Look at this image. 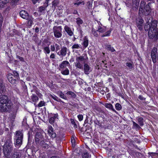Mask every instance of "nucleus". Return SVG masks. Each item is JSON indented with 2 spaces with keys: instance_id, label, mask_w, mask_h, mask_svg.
I'll return each mask as SVG.
<instances>
[{
  "instance_id": "63",
  "label": "nucleus",
  "mask_w": 158,
  "mask_h": 158,
  "mask_svg": "<svg viewBox=\"0 0 158 158\" xmlns=\"http://www.w3.org/2000/svg\"><path fill=\"white\" fill-rule=\"evenodd\" d=\"M50 58L51 59L55 58V55L54 53H52L50 56Z\"/></svg>"
},
{
  "instance_id": "9",
  "label": "nucleus",
  "mask_w": 158,
  "mask_h": 158,
  "mask_svg": "<svg viewBox=\"0 0 158 158\" xmlns=\"http://www.w3.org/2000/svg\"><path fill=\"white\" fill-rule=\"evenodd\" d=\"M44 139V136L40 132H37L35 134V142L38 143L40 141L41 142Z\"/></svg>"
},
{
  "instance_id": "58",
  "label": "nucleus",
  "mask_w": 158,
  "mask_h": 158,
  "mask_svg": "<svg viewBox=\"0 0 158 158\" xmlns=\"http://www.w3.org/2000/svg\"><path fill=\"white\" fill-rule=\"evenodd\" d=\"M77 117L80 121H81L83 119V116L82 114L79 115Z\"/></svg>"
},
{
  "instance_id": "16",
  "label": "nucleus",
  "mask_w": 158,
  "mask_h": 158,
  "mask_svg": "<svg viewBox=\"0 0 158 158\" xmlns=\"http://www.w3.org/2000/svg\"><path fill=\"white\" fill-rule=\"evenodd\" d=\"M146 2L144 1L143 0L141 1L139 8V13H142V11H143V8L146 6Z\"/></svg>"
},
{
  "instance_id": "34",
  "label": "nucleus",
  "mask_w": 158,
  "mask_h": 158,
  "mask_svg": "<svg viewBox=\"0 0 158 158\" xmlns=\"http://www.w3.org/2000/svg\"><path fill=\"white\" fill-rule=\"evenodd\" d=\"M85 59L84 57L83 56H80L79 57H76V60L77 61H83L85 60Z\"/></svg>"
},
{
  "instance_id": "36",
  "label": "nucleus",
  "mask_w": 158,
  "mask_h": 158,
  "mask_svg": "<svg viewBox=\"0 0 158 158\" xmlns=\"http://www.w3.org/2000/svg\"><path fill=\"white\" fill-rule=\"evenodd\" d=\"M139 123L140 126H142L143 125V119L142 117L139 118L138 119Z\"/></svg>"
},
{
  "instance_id": "47",
  "label": "nucleus",
  "mask_w": 158,
  "mask_h": 158,
  "mask_svg": "<svg viewBox=\"0 0 158 158\" xmlns=\"http://www.w3.org/2000/svg\"><path fill=\"white\" fill-rule=\"evenodd\" d=\"M67 94L71 95V96L73 97H75L76 95L74 93L70 91L67 92Z\"/></svg>"
},
{
  "instance_id": "12",
  "label": "nucleus",
  "mask_w": 158,
  "mask_h": 158,
  "mask_svg": "<svg viewBox=\"0 0 158 158\" xmlns=\"http://www.w3.org/2000/svg\"><path fill=\"white\" fill-rule=\"evenodd\" d=\"M67 48L65 47H63L61 48L60 52H58L57 54L59 56H61L62 57L65 56L66 54Z\"/></svg>"
},
{
  "instance_id": "13",
  "label": "nucleus",
  "mask_w": 158,
  "mask_h": 158,
  "mask_svg": "<svg viewBox=\"0 0 158 158\" xmlns=\"http://www.w3.org/2000/svg\"><path fill=\"white\" fill-rule=\"evenodd\" d=\"M23 134L22 131H16L15 139H23Z\"/></svg>"
},
{
  "instance_id": "53",
  "label": "nucleus",
  "mask_w": 158,
  "mask_h": 158,
  "mask_svg": "<svg viewBox=\"0 0 158 158\" xmlns=\"http://www.w3.org/2000/svg\"><path fill=\"white\" fill-rule=\"evenodd\" d=\"M50 96L51 98H52L53 99H54L55 100L58 101L60 100V99H58V98L56 96H54L52 95H51Z\"/></svg>"
},
{
  "instance_id": "45",
  "label": "nucleus",
  "mask_w": 158,
  "mask_h": 158,
  "mask_svg": "<svg viewBox=\"0 0 158 158\" xmlns=\"http://www.w3.org/2000/svg\"><path fill=\"white\" fill-rule=\"evenodd\" d=\"M45 105V102L44 101H41L38 105V106L40 107L43 106H44Z\"/></svg>"
},
{
  "instance_id": "2",
  "label": "nucleus",
  "mask_w": 158,
  "mask_h": 158,
  "mask_svg": "<svg viewBox=\"0 0 158 158\" xmlns=\"http://www.w3.org/2000/svg\"><path fill=\"white\" fill-rule=\"evenodd\" d=\"M11 136L7 135L6 141L3 147V152L6 158H10L13 150Z\"/></svg>"
},
{
  "instance_id": "61",
  "label": "nucleus",
  "mask_w": 158,
  "mask_h": 158,
  "mask_svg": "<svg viewBox=\"0 0 158 158\" xmlns=\"http://www.w3.org/2000/svg\"><path fill=\"white\" fill-rule=\"evenodd\" d=\"M71 142L73 143V145H75V141L74 139V138H72L71 140Z\"/></svg>"
},
{
  "instance_id": "32",
  "label": "nucleus",
  "mask_w": 158,
  "mask_h": 158,
  "mask_svg": "<svg viewBox=\"0 0 158 158\" xmlns=\"http://www.w3.org/2000/svg\"><path fill=\"white\" fill-rule=\"evenodd\" d=\"M61 73L64 75H68L69 74V70L68 69H66L65 70L62 71Z\"/></svg>"
},
{
  "instance_id": "14",
  "label": "nucleus",
  "mask_w": 158,
  "mask_h": 158,
  "mask_svg": "<svg viewBox=\"0 0 158 158\" xmlns=\"http://www.w3.org/2000/svg\"><path fill=\"white\" fill-rule=\"evenodd\" d=\"M20 16L23 19H26L29 17V15L27 12L25 10H22L20 12Z\"/></svg>"
},
{
  "instance_id": "28",
  "label": "nucleus",
  "mask_w": 158,
  "mask_h": 158,
  "mask_svg": "<svg viewBox=\"0 0 158 158\" xmlns=\"http://www.w3.org/2000/svg\"><path fill=\"white\" fill-rule=\"evenodd\" d=\"M105 106L107 108H108L114 111H115V110L113 108L112 105L110 103H106Z\"/></svg>"
},
{
  "instance_id": "22",
  "label": "nucleus",
  "mask_w": 158,
  "mask_h": 158,
  "mask_svg": "<svg viewBox=\"0 0 158 158\" xmlns=\"http://www.w3.org/2000/svg\"><path fill=\"white\" fill-rule=\"evenodd\" d=\"M6 91L4 84L2 83H0V93L3 94Z\"/></svg>"
},
{
  "instance_id": "42",
  "label": "nucleus",
  "mask_w": 158,
  "mask_h": 158,
  "mask_svg": "<svg viewBox=\"0 0 158 158\" xmlns=\"http://www.w3.org/2000/svg\"><path fill=\"white\" fill-rule=\"evenodd\" d=\"M71 123L73 125V127L75 128H77V125L74 119H71L70 120Z\"/></svg>"
},
{
  "instance_id": "23",
  "label": "nucleus",
  "mask_w": 158,
  "mask_h": 158,
  "mask_svg": "<svg viewBox=\"0 0 158 158\" xmlns=\"http://www.w3.org/2000/svg\"><path fill=\"white\" fill-rule=\"evenodd\" d=\"M47 7L44 4L43 6H40L39 7L38 11L41 13H44L45 10Z\"/></svg>"
},
{
  "instance_id": "10",
  "label": "nucleus",
  "mask_w": 158,
  "mask_h": 158,
  "mask_svg": "<svg viewBox=\"0 0 158 158\" xmlns=\"http://www.w3.org/2000/svg\"><path fill=\"white\" fill-rule=\"evenodd\" d=\"M151 19H152V18H151ZM149 23L150 24L151 31H152V30H154L155 31V30L156 29V28L157 27V21L156 20L152 21V20L151 19L150 22L149 21Z\"/></svg>"
},
{
  "instance_id": "29",
  "label": "nucleus",
  "mask_w": 158,
  "mask_h": 158,
  "mask_svg": "<svg viewBox=\"0 0 158 158\" xmlns=\"http://www.w3.org/2000/svg\"><path fill=\"white\" fill-rule=\"evenodd\" d=\"M77 61V62L75 63V66L77 68L80 69H82L83 68V65L80 63V61Z\"/></svg>"
},
{
  "instance_id": "48",
  "label": "nucleus",
  "mask_w": 158,
  "mask_h": 158,
  "mask_svg": "<svg viewBox=\"0 0 158 158\" xmlns=\"http://www.w3.org/2000/svg\"><path fill=\"white\" fill-rule=\"evenodd\" d=\"M49 135L52 138H55L56 137V134L54 132H52L51 133H50L49 134Z\"/></svg>"
},
{
  "instance_id": "41",
  "label": "nucleus",
  "mask_w": 158,
  "mask_h": 158,
  "mask_svg": "<svg viewBox=\"0 0 158 158\" xmlns=\"http://www.w3.org/2000/svg\"><path fill=\"white\" fill-rule=\"evenodd\" d=\"M48 132V134L54 132L53 129L51 126H49Z\"/></svg>"
},
{
  "instance_id": "35",
  "label": "nucleus",
  "mask_w": 158,
  "mask_h": 158,
  "mask_svg": "<svg viewBox=\"0 0 158 158\" xmlns=\"http://www.w3.org/2000/svg\"><path fill=\"white\" fill-rule=\"evenodd\" d=\"M76 22L77 25L79 26L80 24L83 23V21L80 18H78L76 19Z\"/></svg>"
},
{
  "instance_id": "15",
  "label": "nucleus",
  "mask_w": 158,
  "mask_h": 158,
  "mask_svg": "<svg viewBox=\"0 0 158 158\" xmlns=\"http://www.w3.org/2000/svg\"><path fill=\"white\" fill-rule=\"evenodd\" d=\"M91 68L87 64H84V72L86 74H88L91 71Z\"/></svg>"
},
{
  "instance_id": "50",
  "label": "nucleus",
  "mask_w": 158,
  "mask_h": 158,
  "mask_svg": "<svg viewBox=\"0 0 158 158\" xmlns=\"http://www.w3.org/2000/svg\"><path fill=\"white\" fill-rule=\"evenodd\" d=\"M126 65L127 66L129 69H132L133 68L132 64L130 63H127Z\"/></svg>"
},
{
  "instance_id": "51",
  "label": "nucleus",
  "mask_w": 158,
  "mask_h": 158,
  "mask_svg": "<svg viewBox=\"0 0 158 158\" xmlns=\"http://www.w3.org/2000/svg\"><path fill=\"white\" fill-rule=\"evenodd\" d=\"M55 120L54 118L52 117L49 119V121L50 124H52L54 123Z\"/></svg>"
},
{
  "instance_id": "49",
  "label": "nucleus",
  "mask_w": 158,
  "mask_h": 158,
  "mask_svg": "<svg viewBox=\"0 0 158 158\" xmlns=\"http://www.w3.org/2000/svg\"><path fill=\"white\" fill-rule=\"evenodd\" d=\"M80 46L78 44H74L72 46V49H78L80 48Z\"/></svg>"
},
{
  "instance_id": "19",
  "label": "nucleus",
  "mask_w": 158,
  "mask_h": 158,
  "mask_svg": "<svg viewBox=\"0 0 158 158\" xmlns=\"http://www.w3.org/2000/svg\"><path fill=\"white\" fill-rule=\"evenodd\" d=\"M15 139V147L19 148L22 144L23 139Z\"/></svg>"
},
{
  "instance_id": "56",
  "label": "nucleus",
  "mask_w": 158,
  "mask_h": 158,
  "mask_svg": "<svg viewBox=\"0 0 158 158\" xmlns=\"http://www.w3.org/2000/svg\"><path fill=\"white\" fill-rule=\"evenodd\" d=\"M16 57L17 58L19 59L21 61L23 62L24 61V59L22 57H21L18 55H17L16 56Z\"/></svg>"
},
{
  "instance_id": "7",
  "label": "nucleus",
  "mask_w": 158,
  "mask_h": 158,
  "mask_svg": "<svg viewBox=\"0 0 158 158\" xmlns=\"http://www.w3.org/2000/svg\"><path fill=\"white\" fill-rule=\"evenodd\" d=\"M157 51V49L156 47H154L151 53V58L154 64L156 62Z\"/></svg>"
},
{
  "instance_id": "4",
  "label": "nucleus",
  "mask_w": 158,
  "mask_h": 158,
  "mask_svg": "<svg viewBox=\"0 0 158 158\" xmlns=\"http://www.w3.org/2000/svg\"><path fill=\"white\" fill-rule=\"evenodd\" d=\"M62 27L61 26H55L53 27V31L54 37L56 38H61L62 36Z\"/></svg>"
},
{
  "instance_id": "43",
  "label": "nucleus",
  "mask_w": 158,
  "mask_h": 158,
  "mask_svg": "<svg viewBox=\"0 0 158 158\" xmlns=\"http://www.w3.org/2000/svg\"><path fill=\"white\" fill-rule=\"evenodd\" d=\"M44 49L45 51V52L47 54H49L50 52V50L49 49L48 47L46 46L44 47Z\"/></svg>"
},
{
  "instance_id": "59",
  "label": "nucleus",
  "mask_w": 158,
  "mask_h": 158,
  "mask_svg": "<svg viewBox=\"0 0 158 158\" xmlns=\"http://www.w3.org/2000/svg\"><path fill=\"white\" fill-rule=\"evenodd\" d=\"M83 3V5L84 4V3L83 1L82 2H76V3H74V5H77L78 6L80 4Z\"/></svg>"
},
{
  "instance_id": "11",
  "label": "nucleus",
  "mask_w": 158,
  "mask_h": 158,
  "mask_svg": "<svg viewBox=\"0 0 158 158\" xmlns=\"http://www.w3.org/2000/svg\"><path fill=\"white\" fill-rule=\"evenodd\" d=\"M35 93L36 95L35 94H32L31 96V99L32 100V101L35 102H36L39 99V98L37 95L40 97L42 96L41 94L38 91H36Z\"/></svg>"
},
{
  "instance_id": "3",
  "label": "nucleus",
  "mask_w": 158,
  "mask_h": 158,
  "mask_svg": "<svg viewBox=\"0 0 158 158\" xmlns=\"http://www.w3.org/2000/svg\"><path fill=\"white\" fill-rule=\"evenodd\" d=\"M150 24L149 21H147L144 26V29L146 31H148V36L150 39H154V41H156L158 39V28L156 29L154 32L151 31Z\"/></svg>"
},
{
  "instance_id": "1",
  "label": "nucleus",
  "mask_w": 158,
  "mask_h": 158,
  "mask_svg": "<svg viewBox=\"0 0 158 158\" xmlns=\"http://www.w3.org/2000/svg\"><path fill=\"white\" fill-rule=\"evenodd\" d=\"M12 104L7 96L5 95H0V112H9L12 107Z\"/></svg>"
},
{
  "instance_id": "21",
  "label": "nucleus",
  "mask_w": 158,
  "mask_h": 158,
  "mask_svg": "<svg viewBox=\"0 0 158 158\" xmlns=\"http://www.w3.org/2000/svg\"><path fill=\"white\" fill-rule=\"evenodd\" d=\"M33 19H34L30 15L29 16L27 19H26L27 20V24L28 26H32L33 23Z\"/></svg>"
},
{
  "instance_id": "40",
  "label": "nucleus",
  "mask_w": 158,
  "mask_h": 158,
  "mask_svg": "<svg viewBox=\"0 0 158 158\" xmlns=\"http://www.w3.org/2000/svg\"><path fill=\"white\" fill-rule=\"evenodd\" d=\"M89 156V153L87 152H84L82 154L83 158H88Z\"/></svg>"
},
{
  "instance_id": "33",
  "label": "nucleus",
  "mask_w": 158,
  "mask_h": 158,
  "mask_svg": "<svg viewBox=\"0 0 158 158\" xmlns=\"http://www.w3.org/2000/svg\"><path fill=\"white\" fill-rule=\"evenodd\" d=\"M106 29L100 26H99L98 30H97V31H98L101 33H103L106 31Z\"/></svg>"
},
{
  "instance_id": "39",
  "label": "nucleus",
  "mask_w": 158,
  "mask_h": 158,
  "mask_svg": "<svg viewBox=\"0 0 158 158\" xmlns=\"http://www.w3.org/2000/svg\"><path fill=\"white\" fill-rule=\"evenodd\" d=\"M106 47L108 50L111 51V52H114L115 51V50L113 47H111L110 45H107Z\"/></svg>"
},
{
  "instance_id": "25",
  "label": "nucleus",
  "mask_w": 158,
  "mask_h": 158,
  "mask_svg": "<svg viewBox=\"0 0 158 158\" xmlns=\"http://www.w3.org/2000/svg\"><path fill=\"white\" fill-rule=\"evenodd\" d=\"M88 40L86 36L84 38L83 45L85 48H86L88 45Z\"/></svg>"
},
{
  "instance_id": "24",
  "label": "nucleus",
  "mask_w": 158,
  "mask_h": 158,
  "mask_svg": "<svg viewBox=\"0 0 158 158\" xmlns=\"http://www.w3.org/2000/svg\"><path fill=\"white\" fill-rule=\"evenodd\" d=\"M8 1L6 0L5 1L1 0L0 1V8H3L6 7V4L8 2Z\"/></svg>"
},
{
  "instance_id": "54",
  "label": "nucleus",
  "mask_w": 158,
  "mask_h": 158,
  "mask_svg": "<svg viewBox=\"0 0 158 158\" xmlns=\"http://www.w3.org/2000/svg\"><path fill=\"white\" fill-rule=\"evenodd\" d=\"M55 46L56 49V52H57L58 50L60 49V47L59 45L57 44H55Z\"/></svg>"
},
{
  "instance_id": "31",
  "label": "nucleus",
  "mask_w": 158,
  "mask_h": 158,
  "mask_svg": "<svg viewBox=\"0 0 158 158\" xmlns=\"http://www.w3.org/2000/svg\"><path fill=\"white\" fill-rule=\"evenodd\" d=\"M111 30L110 29L108 31H106L105 34H103L101 36L102 37H104L105 36H108L110 35Z\"/></svg>"
},
{
  "instance_id": "17",
  "label": "nucleus",
  "mask_w": 158,
  "mask_h": 158,
  "mask_svg": "<svg viewBox=\"0 0 158 158\" xmlns=\"http://www.w3.org/2000/svg\"><path fill=\"white\" fill-rule=\"evenodd\" d=\"M140 0H132V6L133 8L136 10L138 8Z\"/></svg>"
},
{
  "instance_id": "18",
  "label": "nucleus",
  "mask_w": 158,
  "mask_h": 158,
  "mask_svg": "<svg viewBox=\"0 0 158 158\" xmlns=\"http://www.w3.org/2000/svg\"><path fill=\"white\" fill-rule=\"evenodd\" d=\"M59 0H54L52 2V8L53 11L55 10L56 7L59 4Z\"/></svg>"
},
{
  "instance_id": "37",
  "label": "nucleus",
  "mask_w": 158,
  "mask_h": 158,
  "mask_svg": "<svg viewBox=\"0 0 158 158\" xmlns=\"http://www.w3.org/2000/svg\"><path fill=\"white\" fill-rule=\"evenodd\" d=\"M115 107L117 110H120L122 109L121 105L118 103H117L115 104Z\"/></svg>"
},
{
  "instance_id": "46",
  "label": "nucleus",
  "mask_w": 158,
  "mask_h": 158,
  "mask_svg": "<svg viewBox=\"0 0 158 158\" xmlns=\"http://www.w3.org/2000/svg\"><path fill=\"white\" fill-rule=\"evenodd\" d=\"M51 2V0H46L45 2L44 3V4L48 7L49 4H50V2Z\"/></svg>"
},
{
  "instance_id": "44",
  "label": "nucleus",
  "mask_w": 158,
  "mask_h": 158,
  "mask_svg": "<svg viewBox=\"0 0 158 158\" xmlns=\"http://www.w3.org/2000/svg\"><path fill=\"white\" fill-rule=\"evenodd\" d=\"M32 40L34 41L35 42H37L38 41V38L37 37V35L36 34H35L33 36Z\"/></svg>"
},
{
  "instance_id": "26",
  "label": "nucleus",
  "mask_w": 158,
  "mask_h": 158,
  "mask_svg": "<svg viewBox=\"0 0 158 158\" xmlns=\"http://www.w3.org/2000/svg\"><path fill=\"white\" fill-rule=\"evenodd\" d=\"M69 64L68 61L65 60L63 61L60 65L59 67L61 68H64L66 66V65Z\"/></svg>"
},
{
  "instance_id": "57",
  "label": "nucleus",
  "mask_w": 158,
  "mask_h": 158,
  "mask_svg": "<svg viewBox=\"0 0 158 158\" xmlns=\"http://www.w3.org/2000/svg\"><path fill=\"white\" fill-rule=\"evenodd\" d=\"M51 49L52 51H54L55 50V47L54 45H52L50 46Z\"/></svg>"
},
{
  "instance_id": "8",
  "label": "nucleus",
  "mask_w": 158,
  "mask_h": 158,
  "mask_svg": "<svg viewBox=\"0 0 158 158\" xmlns=\"http://www.w3.org/2000/svg\"><path fill=\"white\" fill-rule=\"evenodd\" d=\"M8 81L12 84H15L17 80L14 77L13 75L11 73H9L7 76Z\"/></svg>"
},
{
  "instance_id": "30",
  "label": "nucleus",
  "mask_w": 158,
  "mask_h": 158,
  "mask_svg": "<svg viewBox=\"0 0 158 158\" xmlns=\"http://www.w3.org/2000/svg\"><path fill=\"white\" fill-rule=\"evenodd\" d=\"M20 156L19 153L15 152L12 156V158H20Z\"/></svg>"
},
{
  "instance_id": "5",
  "label": "nucleus",
  "mask_w": 158,
  "mask_h": 158,
  "mask_svg": "<svg viewBox=\"0 0 158 158\" xmlns=\"http://www.w3.org/2000/svg\"><path fill=\"white\" fill-rule=\"evenodd\" d=\"M144 22L143 19L140 16H138L136 19V25L140 31L143 29Z\"/></svg>"
},
{
  "instance_id": "64",
  "label": "nucleus",
  "mask_w": 158,
  "mask_h": 158,
  "mask_svg": "<svg viewBox=\"0 0 158 158\" xmlns=\"http://www.w3.org/2000/svg\"><path fill=\"white\" fill-rule=\"evenodd\" d=\"M2 15L0 14V23H2Z\"/></svg>"
},
{
  "instance_id": "6",
  "label": "nucleus",
  "mask_w": 158,
  "mask_h": 158,
  "mask_svg": "<svg viewBox=\"0 0 158 158\" xmlns=\"http://www.w3.org/2000/svg\"><path fill=\"white\" fill-rule=\"evenodd\" d=\"M151 3V2H149L147 5H146L143 8V11H142V13H139V15H144L146 16L149 15L151 11V9L150 6Z\"/></svg>"
},
{
  "instance_id": "20",
  "label": "nucleus",
  "mask_w": 158,
  "mask_h": 158,
  "mask_svg": "<svg viewBox=\"0 0 158 158\" xmlns=\"http://www.w3.org/2000/svg\"><path fill=\"white\" fill-rule=\"evenodd\" d=\"M64 29L69 35L70 36L73 35V32L72 31L71 28L67 26H66L64 27Z\"/></svg>"
},
{
  "instance_id": "62",
  "label": "nucleus",
  "mask_w": 158,
  "mask_h": 158,
  "mask_svg": "<svg viewBox=\"0 0 158 158\" xmlns=\"http://www.w3.org/2000/svg\"><path fill=\"white\" fill-rule=\"evenodd\" d=\"M138 98L140 100H145V98H144L142 96L139 95L138 97Z\"/></svg>"
},
{
  "instance_id": "55",
  "label": "nucleus",
  "mask_w": 158,
  "mask_h": 158,
  "mask_svg": "<svg viewBox=\"0 0 158 158\" xmlns=\"http://www.w3.org/2000/svg\"><path fill=\"white\" fill-rule=\"evenodd\" d=\"M60 96L62 98L66 99V97L65 96L64 94L62 93L61 92L60 94Z\"/></svg>"
},
{
  "instance_id": "60",
  "label": "nucleus",
  "mask_w": 158,
  "mask_h": 158,
  "mask_svg": "<svg viewBox=\"0 0 158 158\" xmlns=\"http://www.w3.org/2000/svg\"><path fill=\"white\" fill-rule=\"evenodd\" d=\"M87 4H88V8L90 9L92 8V4L90 2H87Z\"/></svg>"
},
{
  "instance_id": "38",
  "label": "nucleus",
  "mask_w": 158,
  "mask_h": 158,
  "mask_svg": "<svg viewBox=\"0 0 158 158\" xmlns=\"http://www.w3.org/2000/svg\"><path fill=\"white\" fill-rule=\"evenodd\" d=\"M41 144L42 147L46 149L48 148V145L44 143V141H42L41 142Z\"/></svg>"
},
{
  "instance_id": "52",
  "label": "nucleus",
  "mask_w": 158,
  "mask_h": 158,
  "mask_svg": "<svg viewBox=\"0 0 158 158\" xmlns=\"http://www.w3.org/2000/svg\"><path fill=\"white\" fill-rule=\"evenodd\" d=\"M92 34L95 36L98 37V34L97 32L95 31V30H94L93 29L92 30Z\"/></svg>"
},
{
  "instance_id": "27",
  "label": "nucleus",
  "mask_w": 158,
  "mask_h": 158,
  "mask_svg": "<svg viewBox=\"0 0 158 158\" xmlns=\"http://www.w3.org/2000/svg\"><path fill=\"white\" fill-rule=\"evenodd\" d=\"M13 73L14 77L15 78L17 81H18L19 78V73L15 70L13 72Z\"/></svg>"
}]
</instances>
